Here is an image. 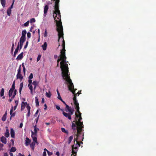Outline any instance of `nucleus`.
Masks as SVG:
<instances>
[{"mask_svg":"<svg viewBox=\"0 0 156 156\" xmlns=\"http://www.w3.org/2000/svg\"><path fill=\"white\" fill-rule=\"evenodd\" d=\"M19 48V43H18L17 45V46L16 49H15L14 52L17 54L18 52Z\"/></svg>","mask_w":156,"mask_h":156,"instance_id":"35","label":"nucleus"},{"mask_svg":"<svg viewBox=\"0 0 156 156\" xmlns=\"http://www.w3.org/2000/svg\"><path fill=\"white\" fill-rule=\"evenodd\" d=\"M27 33L26 30H24L22 31V37H26V34Z\"/></svg>","mask_w":156,"mask_h":156,"instance_id":"23","label":"nucleus"},{"mask_svg":"<svg viewBox=\"0 0 156 156\" xmlns=\"http://www.w3.org/2000/svg\"><path fill=\"white\" fill-rule=\"evenodd\" d=\"M35 22V20L34 18H32L30 20V23H33Z\"/></svg>","mask_w":156,"mask_h":156,"instance_id":"45","label":"nucleus"},{"mask_svg":"<svg viewBox=\"0 0 156 156\" xmlns=\"http://www.w3.org/2000/svg\"><path fill=\"white\" fill-rule=\"evenodd\" d=\"M79 137L80 136H78L77 135L74 139V144L72 146V153L74 156H76V152L78 151V147H80V143L83 144L82 142H80L78 141L80 140L79 139Z\"/></svg>","mask_w":156,"mask_h":156,"instance_id":"4","label":"nucleus"},{"mask_svg":"<svg viewBox=\"0 0 156 156\" xmlns=\"http://www.w3.org/2000/svg\"><path fill=\"white\" fill-rule=\"evenodd\" d=\"M14 0H13V2H12V4L11 5V6L9 8H11V9L13 8V4H14Z\"/></svg>","mask_w":156,"mask_h":156,"instance_id":"56","label":"nucleus"},{"mask_svg":"<svg viewBox=\"0 0 156 156\" xmlns=\"http://www.w3.org/2000/svg\"><path fill=\"white\" fill-rule=\"evenodd\" d=\"M23 86V82L21 83L20 85L19 93L21 94Z\"/></svg>","mask_w":156,"mask_h":156,"instance_id":"24","label":"nucleus"},{"mask_svg":"<svg viewBox=\"0 0 156 156\" xmlns=\"http://www.w3.org/2000/svg\"><path fill=\"white\" fill-rule=\"evenodd\" d=\"M73 136H70L69 139H68V142L69 144L71 142V141L73 140Z\"/></svg>","mask_w":156,"mask_h":156,"instance_id":"34","label":"nucleus"},{"mask_svg":"<svg viewBox=\"0 0 156 156\" xmlns=\"http://www.w3.org/2000/svg\"><path fill=\"white\" fill-rule=\"evenodd\" d=\"M48 5H46L44 8V17H45L48 11Z\"/></svg>","mask_w":156,"mask_h":156,"instance_id":"7","label":"nucleus"},{"mask_svg":"<svg viewBox=\"0 0 156 156\" xmlns=\"http://www.w3.org/2000/svg\"><path fill=\"white\" fill-rule=\"evenodd\" d=\"M47 152L48 153V154L49 156H51L52 154V153L49 151L48 150H47Z\"/></svg>","mask_w":156,"mask_h":156,"instance_id":"48","label":"nucleus"},{"mask_svg":"<svg viewBox=\"0 0 156 156\" xmlns=\"http://www.w3.org/2000/svg\"><path fill=\"white\" fill-rule=\"evenodd\" d=\"M6 115H7V113L6 112H5V113L3 115L2 117V120L3 121H5L6 119Z\"/></svg>","mask_w":156,"mask_h":156,"instance_id":"20","label":"nucleus"},{"mask_svg":"<svg viewBox=\"0 0 156 156\" xmlns=\"http://www.w3.org/2000/svg\"><path fill=\"white\" fill-rule=\"evenodd\" d=\"M15 104H16V105H16L17 106L18 104V103H19V101H18V100H16L15 101Z\"/></svg>","mask_w":156,"mask_h":156,"instance_id":"57","label":"nucleus"},{"mask_svg":"<svg viewBox=\"0 0 156 156\" xmlns=\"http://www.w3.org/2000/svg\"><path fill=\"white\" fill-rule=\"evenodd\" d=\"M83 126H78L77 125V126L76 127H72V129H73V132L75 133H76L77 131V133L76 134V136H80V135L81 134V133L83 130L82 129L83 128Z\"/></svg>","mask_w":156,"mask_h":156,"instance_id":"5","label":"nucleus"},{"mask_svg":"<svg viewBox=\"0 0 156 156\" xmlns=\"http://www.w3.org/2000/svg\"><path fill=\"white\" fill-rule=\"evenodd\" d=\"M1 3L3 7H4L5 5V0H1Z\"/></svg>","mask_w":156,"mask_h":156,"instance_id":"27","label":"nucleus"},{"mask_svg":"<svg viewBox=\"0 0 156 156\" xmlns=\"http://www.w3.org/2000/svg\"><path fill=\"white\" fill-rule=\"evenodd\" d=\"M11 8H9L7 10V13L8 16H10L11 14Z\"/></svg>","mask_w":156,"mask_h":156,"instance_id":"36","label":"nucleus"},{"mask_svg":"<svg viewBox=\"0 0 156 156\" xmlns=\"http://www.w3.org/2000/svg\"><path fill=\"white\" fill-rule=\"evenodd\" d=\"M28 83H29L28 85H30V84H31L32 83V80H31V79H30L28 80Z\"/></svg>","mask_w":156,"mask_h":156,"instance_id":"52","label":"nucleus"},{"mask_svg":"<svg viewBox=\"0 0 156 156\" xmlns=\"http://www.w3.org/2000/svg\"><path fill=\"white\" fill-rule=\"evenodd\" d=\"M13 107L12 106L11 109L10 110V114H12V113L13 112Z\"/></svg>","mask_w":156,"mask_h":156,"instance_id":"53","label":"nucleus"},{"mask_svg":"<svg viewBox=\"0 0 156 156\" xmlns=\"http://www.w3.org/2000/svg\"><path fill=\"white\" fill-rule=\"evenodd\" d=\"M28 104H27V102H25L24 101H22L21 103V106H23V107H25V106L26 105H27Z\"/></svg>","mask_w":156,"mask_h":156,"instance_id":"39","label":"nucleus"},{"mask_svg":"<svg viewBox=\"0 0 156 156\" xmlns=\"http://www.w3.org/2000/svg\"><path fill=\"white\" fill-rule=\"evenodd\" d=\"M28 41H27L26 42V44L24 47V48L25 49L27 48V47L28 45Z\"/></svg>","mask_w":156,"mask_h":156,"instance_id":"54","label":"nucleus"},{"mask_svg":"<svg viewBox=\"0 0 156 156\" xmlns=\"http://www.w3.org/2000/svg\"><path fill=\"white\" fill-rule=\"evenodd\" d=\"M63 103L65 104L66 105V109H65V111H66V112H67V110H66V109L67 108H69V106L68 105H67L66 103L64 101L62 100V101H61Z\"/></svg>","mask_w":156,"mask_h":156,"instance_id":"26","label":"nucleus"},{"mask_svg":"<svg viewBox=\"0 0 156 156\" xmlns=\"http://www.w3.org/2000/svg\"><path fill=\"white\" fill-rule=\"evenodd\" d=\"M1 141L4 144H6V139L4 136H2L1 137Z\"/></svg>","mask_w":156,"mask_h":156,"instance_id":"15","label":"nucleus"},{"mask_svg":"<svg viewBox=\"0 0 156 156\" xmlns=\"http://www.w3.org/2000/svg\"><path fill=\"white\" fill-rule=\"evenodd\" d=\"M16 91H17L16 90H14L13 95H16Z\"/></svg>","mask_w":156,"mask_h":156,"instance_id":"64","label":"nucleus"},{"mask_svg":"<svg viewBox=\"0 0 156 156\" xmlns=\"http://www.w3.org/2000/svg\"><path fill=\"white\" fill-rule=\"evenodd\" d=\"M46 96L49 98H50L51 97V94L50 91H49L48 92H46L45 93Z\"/></svg>","mask_w":156,"mask_h":156,"instance_id":"25","label":"nucleus"},{"mask_svg":"<svg viewBox=\"0 0 156 156\" xmlns=\"http://www.w3.org/2000/svg\"><path fill=\"white\" fill-rule=\"evenodd\" d=\"M23 52H21L20 54H19L16 58V60H20L22 59L23 57Z\"/></svg>","mask_w":156,"mask_h":156,"instance_id":"12","label":"nucleus"},{"mask_svg":"<svg viewBox=\"0 0 156 156\" xmlns=\"http://www.w3.org/2000/svg\"><path fill=\"white\" fill-rule=\"evenodd\" d=\"M41 55H39L38 56V57L37 58V62H38L39 61V60H40V58H41Z\"/></svg>","mask_w":156,"mask_h":156,"instance_id":"46","label":"nucleus"},{"mask_svg":"<svg viewBox=\"0 0 156 156\" xmlns=\"http://www.w3.org/2000/svg\"><path fill=\"white\" fill-rule=\"evenodd\" d=\"M35 103H36V105L37 106H39V103L38 100L37 98V97H36L35 98Z\"/></svg>","mask_w":156,"mask_h":156,"instance_id":"28","label":"nucleus"},{"mask_svg":"<svg viewBox=\"0 0 156 156\" xmlns=\"http://www.w3.org/2000/svg\"><path fill=\"white\" fill-rule=\"evenodd\" d=\"M26 37H21L20 39V41L24 42L26 41Z\"/></svg>","mask_w":156,"mask_h":156,"instance_id":"38","label":"nucleus"},{"mask_svg":"<svg viewBox=\"0 0 156 156\" xmlns=\"http://www.w3.org/2000/svg\"><path fill=\"white\" fill-rule=\"evenodd\" d=\"M66 110H67V111H68L69 112V114L70 115V116H71V115L73 114V112L74 111L73 108L71 109L70 107H69V108L66 109Z\"/></svg>","mask_w":156,"mask_h":156,"instance_id":"9","label":"nucleus"},{"mask_svg":"<svg viewBox=\"0 0 156 156\" xmlns=\"http://www.w3.org/2000/svg\"><path fill=\"white\" fill-rule=\"evenodd\" d=\"M55 11H53V17L56 22V30L58 32V42L60 38L63 35V29L61 20V15L59 9V0H55Z\"/></svg>","mask_w":156,"mask_h":156,"instance_id":"2","label":"nucleus"},{"mask_svg":"<svg viewBox=\"0 0 156 156\" xmlns=\"http://www.w3.org/2000/svg\"><path fill=\"white\" fill-rule=\"evenodd\" d=\"M15 81H14L12 85V87L10 89H11L13 90H14V89L15 88Z\"/></svg>","mask_w":156,"mask_h":156,"instance_id":"33","label":"nucleus"},{"mask_svg":"<svg viewBox=\"0 0 156 156\" xmlns=\"http://www.w3.org/2000/svg\"><path fill=\"white\" fill-rule=\"evenodd\" d=\"M56 155L57 156H59V153L58 151H57L56 153Z\"/></svg>","mask_w":156,"mask_h":156,"instance_id":"63","label":"nucleus"},{"mask_svg":"<svg viewBox=\"0 0 156 156\" xmlns=\"http://www.w3.org/2000/svg\"><path fill=\"white\" fill-rule=\"evenodd\" d=\"M61 39L62 41V49L60 52V57L58 58L57 60L58 64H59V62L62 60L60 62V68L62 71V74L63 79L64 80H66L68 79V78H70L69 75V68L68 65L66 63V50L65 42L63 38V35L60 38V40Z\"/></svg>","mask_w":156,"mask_h":156,"instance_id":"1","label":"nucleus"},{"mask_svg":"<svg viewBox=\"0 0 156 156\" xmlns=\"http://www.w3.org/2000/svg\"><path fill=\"white\" fill-rule=\"evenodd\" d=\"M4 88H2L1 89L0 92V96L1 97L3 96L4 94Z\"/></svg>","mask_w":156,"mask_h":156,"instance_id":"31","label":"nucleus"},{"mask_svg":"<svg viewBox=\"0 0 156 156\" xmlns=\"http://www.w3.org/2000/svg\"><path fill=\"white\" fill-rule=\"evenodd\" d=\"M26 107H27V108L28 110V113L27 114V117H29V116H30V110L31 108H30V106H29V104H28L27 105V106Z\"/></svg>","mask_w":156,"mask_h":156,"instance_id":"11","label":"nucleus"},{"mask_svg":"<svg viewBox=\"0 0 156 156\" xmlns=\"http://www.w3.org/2000/svg\"><path fill=\"white\" fill-rule=\"evenodd\" d=\"M39 115L38 116V117L35 119V121L36 122V123H37L38 120Z\"/></svg>","mask_w":156,"mask_h":156,"instance_id":"61","label":"nucleus"},{"mask_svg":"<svg viewBox=\"0 0 156 156\" xmlns=\"http://www.w3.org/2000/svg\"><path fill=\"white\" fill-rule=\"evenodd\" d=\"M33 78V74L32 73H31L29 77V79H32Z\"/></svg>","mask_w":156,"mask_h":156,"instance_id":"51","label":"nucleus"},{"mask_svg":"<svg viewBox=\"0 0 156 156\" xmlns=\"http://www.w3.org/2000/svg\"><path fill=\"white\" fill-rule=\"evenodd\" d=\"M24 42H23V41H20L19 47H20V50L22 48V46H23V43Z\"/></svg>","mask_w":156,"mask_h":156,"instance_id":"32","label":"nucleus"},{"mask_svg":"<svg viewBox=\"0 0 156 156\" xmlns=\"http://www.w3.org/2000/svg\"><path fill=\"white\" fill-rule=\"evenodd\" d=\"M28 87H29V88L30 90H33V87L31 84H30V85H28Z\"/></svg>","mask_w":156,"mask_h":156,"instance_id":"50","label":"nucleus"},{"mask_svg":"<svg viewBox=\"0 0 156 156\" xmlns=\"http://www.w3.org/2000/svg\"><path fill=\"white\" fill-rule=\"evenodd\" d=\"M61 130L62 132L65 133L67 134H68V131L66 130L64 128H61Z\"/></svg>","mask_w":156,"mask_h":156,"instance_id":"37","label":"nucleus"},{"mask_svg":"<svg viewBox=\"0 0 156 156\" xmlns=\"http://www.w3.org/2000/svg\"><path fill=\"white\" fill-rule=\"evenodd\" d=\"M65 80L67 84L68 85L69 90L74 94L73 100L75 106V108L77 110V112H78L79 111L80 107L79 104L76 99V94L75 93V90L76 89H74L73 83L72 82V80L69 77L68 79H67Z\"/></svg>","mask_w":156,"mask_h":156,"instance_id":"3","label":"nucleus"},{"mask_svg":"<svg viewBox=\"0 0 156 156\" xmlns=\"http://www.w3.org/2000/svg\"><path fill=\"white\" fill-rule=\"evenodd\" d=\"M76 122H77V119L75 118V121H73L72 123V128L76 127L77 126Z\"/></svg>","mask_w":156,"mask_h":156,"instance_id":"19","label":"nucleus"},{"mask_svg":"<svg viewBox=\"0 0 156 156\" xmlns=\"http://www.w3.org/2000/svg\"><path fill=\"white\" fill-rule=\"evenodd\" d=\"M56 109L58 110H59L60 109V107L58 105H56Z\"/></svg>","mask_w":156,"mask_h":156,"instance_id":"62","label":"nucleus"},{"mask_svg":"<svg viewBox=\"0 0 156 156\" xmlns=\"http://www.w3.org/2000/svg\"><path fill=\"white\" fill-rule=\"evenodd\" d=\"M5 136L6 137H8L9 136V131L8 129H6V132L5 134Z\"/></svg>","mask_w":156,"mask_h":156,"instance_id":"21","label":"nucleus"},{"mask_svg":"<svg viewBox=\"0 0 156 156\" xmlns=\"http://www.w3.org/2000/svg\"><path fill=\"white\" fill-rule=\"evenodd\" d=\"M37 130H39V129L38 128H37V125H36L34 126V132L32 131V135H35V136H36L37 133Z\"/></svg>","mask_w":156,"mask_h":156,"instance_id":"8","label":"nucleus"},{"mask_svg":"<svg viewBox=\"0 0 156 156\" xmlns=\"http://www.w3.org/2000/svg\"><path fill=\"white\" fill-rule=\"evenodd\" d=\"M29 24V21H28L24 24V26L25 27L27 26Z\"/></svg>","mask_w":156,"mask_h":156,"instance_id":"47","label":"nucleus"},{"mask_svg":"<svg viewBox=\"0 0 156 156\" xmlns=\"http://www.w3.org/2000/svg\"><path fill=\"white\" fill-rule=\"evenodd\" d=\"M10 134L11 137L12 138H14L15 137V132L14 130L12 128L11 129Z\"/></svg>","mask_w":156,"mask_h":156,"instance_id":"14","label":"nucleus"},{"mask_svg":"<svg viewBox=\"0 0 156 156\" xmlns=\"http://www.w3.org/2000/svg\"><path fill=\"white\" fill-rule=\"evenodd\" d=\"M27 35L28 38H30L31 37V34L30 32H28L27 33Z\"/></svg>","mask_w":156,"mask_h":156,"instance_id":"49","label":"nucleus"},{"mask_svg":"<svg viewBox=\"0 0 156 156\" xmlns=\"http://www.w3.org/2000/svg\"><path fill=\"white\" fill-rule=\"evenodd\" d=\"M43 156H46V151H44L43 152Z\"/></svg>","mask_w":156,"mask_h":156,"instance_id":"60","label":"nucleus"},{"mask_svg":"<svg viewBox=\"0 0 156 156\" xmlns=\"http://www.w3.org/2000/svg\"><path fill=\"white\" fill-rule=\"evenodd\" d=\"M17 79H19L20 80V81L21 82L23 79V76H22L21 73L17 74L16 75Z\"/></svg>","mask_w":156,"mask_h":156,"instance_id":"16","label":"nucleus"},{"mask_svg":"<svg viewBox=\"0 0 156 156\" xmlns=\"http://www.w3.org/2000/svg\"><path fill=\"white\" fill-rule=\"evenodd\" d=\"M47 30L46 29L45 31L44 34V37H47Z\"/></svg>","mask_w":156,"mask_h":156,"instance_id":"55","label":"nucleus"},{"mask_svg":"<svg viewBox=\"0 0 156 156\" xmlns=\"http://www.w3.org/2000/svg\"><path fill=\"white\" fill-rule=\"evenodd\" d=\"M36 142H33L31 144H30V146L31 148L33 150H34V146L35 145Z\"/></svg>","mask_w":156,"mask_h":156,"instance_id":"22","label":"nucleus"},{"mask_svg":"<svg viewBox=\"0 0 156 156\" xmlns=\"http://www.w3.org/2000/svg\"><path fill=\"white\" fill-rule=\"evenodd\" d=\"M76 112L78 113V115L76 113L75 114L76 117L77 118H79L78 121H77V122H76V125L78 126H83V122L80 121L82 119V118L81 117V113L79 111L77 112V110H76Z\"/></svg>","mask_w":156,"mask_h":156,"instance_id":"6","label":"nucleus"},{"mask_svg":"<svg viewBox=\"0 0 156 156\" xmlns=\"http://www.w3.org/2000/svg\"><path fill=\"white\" fill-rule=\"evenodd\" d=\"M57 98L61 101H62V99L60 96L59 93H58Z\"/></svg>","mask_w":156,"mask_h":156,"instance_id":"42","label":"nucleus"},{"mask_svg":"<svg viewBox=\"0 0 156 156\" xmlns=\"http://www.w3.org/2000/svg\"><path fill=\"white\" fill-rule=\"evenodd\" d=\"M14 46V43H13V44H12V48H11V51H12H12H13V50Z\"/></svg>","mask_w":156,"mask_h":156,"instance_id":"59","label":"nucleus"},{"mask_svg":"<svg viewBox=\"0 0 156 156\" xmlns=\"http://www.w3.org/2000/svg\"><path fill=\"white\" fill-rule=\"evenodd\" d=\"M34 135L31 134V137L33 140V142H35L36 144H37V137L36 136H34Z\"/></svg>","mask_w":156,"mask_h":156,"instance_id":"17","label":"nucleus"},{"mask_svg":"<svg viewBox=\"0 0 156 156\" xmlns=\"http://www.w3.org/2000/svg\"><path fill=\"white\" fill-rule=\"evenodd\" d=\"M31 140L28 137H26L25 140V145L26 146H28L30 144Z\"/></svg>","mask_w":156,"mask_h":156,"instance_id":"13","label":"nucleus"},{"mask_svg":"<svg viewBox=\"0 0 156 156\" xmlns=\"http://www.w3.org/2000/svg\"><path fill=\"white\" fill-rule=\"evenodd\" d=\"M21 66L20 65L19 68L18 70L17 74L21 73Z\"/></svg>","mask_w":156,"mask_h":156,"instance_id":"44","label":"nucleus"},{"mask_svg":"<svg viewBox=\"0 0 156 156\" xmlns=\"http://www.w3.org/2000/svg\"><path fill=\"white\" fill-rule=\"evenodd\" d=\"M13 91V90L11 89L9 90V97H11V96L12 95V94Z\"/></svg>","mask_w":156,"mask_h":156,"instance_id":"29","label":"nucleus"},{"mask_svg":"<svg viewBox=\"0 0 156 156\" xmlns=\"http://www.w3.org/2000/svg\"><path fill=\"white\" fill-rule=\"evenodd\" d=\"M22 66L23 68V72L24 74H25L26 72V68H25V67L24 66V65L23 63L22 64Z\"/></svg>","mask_w":156,"mask_h":156,"instance_id":"41","label":"nucleus"},{"mask_svg":"<svg viewBox=\"0 0 156 156\" xmlns=\"http://www.w3.org/2000/svg\"><path fill=\"white\" fill-rule=\"evenodd\" d=\"M62 114L65 117L68 118L69 119L71 120V117L69 113H66L63 111Z\"/></svg>","mask_w":156,"mask_h":156,"instance_id":"10","label":"nucleus"},{"mask_svg":"<svg viewBox=\"0 0 156 156\" xmlns=\"http://www.w3.org/2000/svg\"><path fill=\"white\" fill-rule=\"evenodd\" d=\"M47 46V43L46 42H44V44H43L41 47L43 48V49L44 51H45L46 50Z\"/></svg>","mask_w":156,"mask_h":156,"instance_id":"18","label":"nucleus"},{"mask_svg":"<svg viewBox=\"0 0 156 156\" xmlns=\"http://www.w3.org/2000/svg\"><path fill=\"white\" fill-rule=\"evenodd\" d=\"M16 151V149L15 147H12L10 150L11 152H14Z\"/></svg>","mask_w":156,"mask_h":156,"instance_id":"30","label":"nucleus"},{"mask_svg":"<svg viewBox=\"0 0 156 156\" xmlns=\"http://www.w3.org/2000/svg\"><path fill=\"white\" fill-rule=\"evenodd\" d=\"M4 146V145L3 144L0 143V150H3V147Z\"/></svg>","mask_w":156,"mask_h":156,"instance_id":"43","label":"nucleus"},{"mask_svg":"<svg viewBox=\"0 0 156 156\" xmlns=\"http://www.w3.org/2000/svg\"><path fill=\"white\" fill-rule=\"evenodd\" d=\"M10 115H11L10 118H11V117H14V116H15V113H12V114H10Z\"/></svg>","mask_w":156,"mask_h":156,"instance_id":"58","label":"nucleus"},{"mask_svg":"<svg viewBox=\"0 0 156 156\" xmlns=\"http://www.w3.org/2000/svg\"><path fill=\"white\" fill-rule=\"evenodd\" d=\"M32 83L34 86H37L38 84V82L36 81H34Z\"/></svg>","mask_w":156,"mask_h":156,"instance_id":"40","label":"nucleus"}]
</instances>
